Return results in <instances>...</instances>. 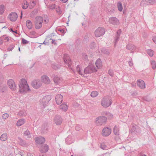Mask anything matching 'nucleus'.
<instances>
[{"label":"nucleus","mask_w":156,"mask_h":156,"mask_svg":"<svg viewBox=\"0 0 156 156\" xmlns=\"http://www.w3.org/2000/svg\"><path fill=\"white\" fill-rule=\"evenodd\" d=\"M108 73L111 76H113V71L111 69H109L108 71Z\"/></svg>","instance_id":"obj_51"},{"label":"nucleus","mask_w":156,"mask_h":156,"mask_svg":"<svg viewBox=\"0 0 156 156\" xmlns=\"http://www.w3.org/2000/svg\"><path fill=\"white\" fill-rule=\"evenodd\" d=\"M9 115L7 113L4 114L3 115V118L4 119H6L9 117Z\"/></svg>","instance_id":"obj_53"},{"label":"nucleus","mask_w":156,"mask_h":156,"mask_svg":"<svg viewBox=\"0 0 156 156\" xmlns=\"http://www.w3.org/2000/svg\"><path fill=\"white\" fill-rule=\"evenodd\" d=\"M66 143L68 144H70L73 142L72 140L71 136H69L65 139Z\"/></svg>","instance_id":"obj_24"},{"label":"nucleus","mask_w":156,"mask_h":156,"mask_svg":"<svg viewBox=\"0 0 156 156\" xmlns=\"http://www.w3.org/2000/svg\"><path fill=\"white\" fill-rule=\"evenodd\" d=\"M4 37V36H2L0 37V44H2L3 41V37Z\"/></svg>","instance_id":"obj_57"},{"label":"nucleus","mask_w":156,"mask_h":156,"mask_svg":"<svg viewBox=\"0 0 156 156\" xmlns=\"http://www.w3.org/2000/svg\"><path fill=\"white\" fill-rule=\"evenodd\" d=\"M54 121L57 125H60L62 122V119L60 115H57L54 118Z\"/></svg>","instance_id":"obj_13"},{"label":"nucleus","mask_w":156,"mask_h":156,"mask_svg":"<svg viewBox=\"0 0 156 156\" xmlns=\"http://www.w3.org/2000/svg\"><path fill=\"white\" fill-rule=\"evenodd\" d=\"M60 108L62 109L63 110L66 111L68 109V106L66 104H62L60 106Z\"/></svg>","instance_id":"obj_30"},{"label":"nucleus","mask_w":156,"mask_h":156,"mask_svg":"<svg viewBox=\"0 0 156 156\" xmlns=\"http://www.w3.org/2000/svg\"><path fill=\"white\" fill-rule=\"evenodd\" d=\"M19 140L20 141L19 143L20 145L21 146H24L26 144V142L24 140H23L21 138H19Z\"/></svg>","instance_id":"obj_38"},{"label":"nucleus","mask_w":156,"mask_h":156,"mask_svg":"<svg viewBox=\"0 0 156 156\" xmlns=\"http://www.w3.org/2000/svg\"><path fill=\"white\" fill-rule=\"evenodd\" d=\"M56 30L59 31L62 34V35H64L65 34V30L64 29H61L60 28L56 29Z\"/></svg>","instance_id":"obj_47"},{"label":"nucleus","mask_w":156,"mask_h":156,"mask_svg":"<svg viewBox=\"0 0 156 156\" xmlns=\"http://www.w3.org/2000/svg\"><path fill=\"white\" fill-rule=\"evenodd\" d=\"M105 29L103 27H99L97 28L94 32L95 36L99 37L103 35L105 33Z\"/></svg>","instance_id":"obj_5"},{"label":"nucleus","mask_w":156,"mask_h":156,"mask_svg":"<svg viewBox=\"0 0 156 156\" xmlns=\"http://www.w3.org/2000/svg\"><path fill=\"white\" fill-rule=\"evenodd\" d=\"M51 99V97L49 96H44L41 100H40V102L41 108L42 109L44 108Z\"/></svg>","instance_id":"obj_4"},{"label":"nucleus","mask_w":156,"mask_h":156,"mask_svg":"<svg viewBox=\"0 0 156 156\" xmlns=\"http://www.w3.org/2000/svg\"><path fill=\"white\" fill-rule=\"evenodd\" d=\"M81 129L80 126L79 125H77L75 127V129L77 131H79Z\"/></svg>","instance_id":"obj_54"},{"label":"nucleus","mask_w":156,"mask_h":156,"mask_svg":"<svg viewBox=\"0 0 156 156\" xmlns=\"http://www.w3.org/2000/svg\"><path fill=\"white\" fill-rule=\"evenodd\" d=\"M112 100L110 97L107 96L103 98L101 101V105L105 108H107L112 104Z\"/></svg>","instance_id":"obj_3"},{"label":"nucleus","mask_w":156,"mask_h":156,"mask_svg":"<svg viewBox=\"0 0 156 156\" xmlns=\"http://www.w3.org/2000/svg\"><path fill=\"white\" fill-rule=\"evenodd\" d=\"M97 69L95 67L93 66H89L86 67L84 70L85 74H90L96 72Z\"/></svg>","instance_id":"obj_6"},{"label":"nucleus","mask_w":156,"mask_h":156,"mask_svg":"<svg viewBox=\"0 0 156 156\" xmlns=\"http://www.w3.org/2000/svg\"><path fill=\"white\" fill-rule=\"evenodd\" d=\"M100 147L104 150H105L107 149V146L104 143H102L101 144Z\"/></svg>","instance_id":"obj_41"},{"label":"nucleus","mask_w":156,"mask_h":156,"mask_svg":"<svg viewBox=\"0 0 156 156\" xmlns=\"http://www.w3.org/2000/svg\"><path fill=\"white\" fill-rule=\"evenodd\" d=\"M56 12L58 13V14H60L62 13V11L60 8V7L58 6L56 8Z\"/></svg>","instance_id":"obj_49"},{"label":"nucleus","mask_w":156,"mask_h":156,"mask_svg":"<svg viewBox=\"0 0 156 156\" xmlns=\"http://www.w3.org/2000/svg\"><path fill=\"white\" fill-rule=\"evenodd\" d=\"M28 4H27V3L26 2V4L25 3L23 5L22 8L24 9H26L28 7Z\"/></svg>","instance_id":"obj_52"},{"label":"nucleus","mask_w":156,"mask_h":156,"mask_svg":"<svg viewBox=\"0 0 156 156\" xmlns=\"http://www.w3.org/2000/svg\"><path fill=\"white\" fill-rule=\"evenodd\" d=\"M23 134L24 136H27L29 137H30V132L28 130L25 131L24 133Z\"/></svg>","instance_id":"obj_44"},{"label":"nucleus","mask_w":156,"mask_h":156,"mask_svg":"<svg viewBox=\"0 0 156 156\" xmlns=\"http://www.w3.org/2000/svg\"><path fill=\"white\" fill-rule=\"evenodd\" d=\"M32 86L35 89L39 88L42 85L41 82L38 80H34L31 83Z\"/></svg>","instance_id":"obj_9"},{"label":"nucleus","mask_w":156,"mask_h":156,"mask_svg":"<svg viewBox=\"0 0 156 156\" xmlns=\"http://www.w3.org/2000/svg\"><path fill=\"white\" fill-rule=\"evenodd\" d=\"M152 40L154 43L156 44V36L154 37L153 38Z\"/></svg>","instance_id":"obj_64"},{"label":"nucleus","mask_w":156,"mask_h":156,"mask_svg":"<svg viewBox=\"0 0 156 156\" xmlns=\"http://www.w3.org/2000/svg\"><path fill=\"white\" fill-rule=\"evenodd\" d=\"M25 122V119H19L17 122L16 125L17 126H20L24 124Z\"/></svg>","instance_id":"obj_25"},{"label":"nucleus","mask_w":156,"mask_h":156,"mask_svg":"<svg viewBox=\"0 0 156 156\" xmlns=\"http://www.w3.org/2000/svg\"><path fill=\"white\" fill-rule=\"evenodd\" d=\"M49 22V20L47 18H46L44 20V22L45 24L48 23Z\"/></svg>","instance_id":"obj_61"},{"label":"nucleus","mask_w":156,"mask_h":156,"mask_svg":"<svg viewBox=\"0 0 156 156\" xmlns=\"http://www.w3.org/2000/svg\"><path fill=\"white\" fill-rule=\"evenodd\" d=\"M7 84L12 90H15L16 89V84L12 80H9L7 82Z\"/></svg>","instance_id":"obj_10"},{"label":"nucleus","mask_w":156,"mask_h":156,"mask_svg":"<svg viewBox=\"0 0 156 156\" xmlns=\"http://www.w3.org/2000/svg\"><path fill=\"white\" fill-rule=\"evenodd\" d=\"M142 99H143V100L144 101H149V99L146 97H144L143 98H142Z\"/></svg>","instance_id":"obj_59"},{"label":"nucleus","mask_w":156,"mask_h":156,"mask_svg":"<svg viewBox=\"0 0 156 156\" xmlns=\"http://www.w3.org/2000/svg\"><path fill=\"white\" fill-rule=\"evenodd\" d=\"M96 119V121L99 123L100 125H101L102 124L106 122L107 118V117L105 116H101L97 118Z\"/></svg>","instance_id":"obj_11"},{"label":"nucleus","mask_w":156,"mask_h":156,"mask_svg":"<svg viewBox=\"0 0 156 156\" xmlns=\"http://www.w3.org/2000/svg\"><path fill=\"white\" fill-rule=\"evenodd\" d=\"M24 152H23V151L19 152V154H20L21 156H23L24 155Z\"/></svg>","instance_id":"obj_63"},{"label":"nucleus","mask_w":156,"mask_h":156,"mask_svg":"<svg viewBox=\"0 0 156 156\" xmlns=\"http://www.w3.org/2000/svg\"><path fill=\"white\" fill-rule=\"evenodd\" d=\"M96 66L98 69H100L102 67V63L101 60L100 58H98L95 62Z\"/></svg>","instance_id":"obj_23"},{"label":"nucleus","mask_w":156,"mask_h":156,"mask_svg":"<svg viewBox=\"0 0 156 156\" xmlns=\"http://www.w3.org/2000/svg\"><path fill=\"white\" fill-rule=\"evenodd\" d=\"M22 43L23 44H28L29 43V41H27L25 39L23 38L22 39Z\"/></svg>","instance_id":"obj_46"},{"label":"nucleus","mask_w":156,"mask_h":156,"mask_svg":"<svg viewBox=\"0 0 156 156\" xmlns=\"http://www.w3.org/2000/svg\"><path fill=\"white\" fill-rule=\"evenodd\" d=\"M111 132V130L110 128L108 127L104 128L102 130V134L103 136H106L109 135Z\"/></svg>","instance_id":"obj_12"},{"label":"nucleus","mask_w":156,"mask_h":156,"mask_svg":"<svg viewBox=\"0 0 156 156\" xmlns=\"http://www.w3.org/2000/svg\"><path fill=\"white\" fill-rule=\"evenodd\" d=\"M121 30H119L116 32V38L115 39V44L117 42L119 39V37L121 34Z\"/></svg>","instance_id":"obj_27"},{"label":"nucleus","mask_w":156,"mask_h":156,"mask_svg":"<svg viewBox=\"0 0 156 156\" xmlns=\"http://www.w3.org/2000/svg\"><path fill=\"white\" fill-rule=\"evenodd\" d=\"M109 22L113 25H118L119 24V20L116 17H114L109 18Z\"/></svg>","instance_id":"obj_15"},{"label":"nucleus","mask_w":156,"mask_h":156,"mask_svg":"<svg viewBox=\"0 0 156 156\" xmlns=\"http://www.w3.org/2000/svg\"><path fill=\"white\" fill-rule=\"evenodd\" d=\"M17 17L18 16L16 13L12 12L9 15L8 18L12 21L14 22L16 20Z\"/></svg>","instance_id":"obj_14"},{"label":"nucleus","mask_w":156,"mask_h":156,"mask_svg":"<svg viewBox=\"0 0 156 156\" xmlns=\"http://www.w3.org/2000/svg\"><path fill=\"white\" fill-rule=\"evenodd\" d=\"M48 150V146L46 144H44L41 148L40 151L42 153H45Z\"/></svg>","instance_id":"obj_22"},{"label":"nucleus","mask_w":156,"mask_h":156,"mask_svg":"<svg viewBox=\"0 0 156 156\" xmlns=\"http://www.w3.org/2000/svg\"><path fill=\"white\" fill-rule=\"evenodd\" d=\"M51 77L53 78L55 83L56 84L60 83L62 81V78H59L58 76L55 75L54 74H52Z\"/></svg>","instance_id":"obj_18"},{"label":"nucleus","mask_w":156,"mask_h":156,"mask_svg":"<svg viewBox=\"0 0 156 156\" xmlns=\"http://www.w3.org/2000/svg\"><path fill=\"white\" fill-rule=\"evenodd\" d=\"M151 64L152 69H155L156 68V64L155 61L154 60L151 61Z\"/></svg>","instance_id":"obj_39"},{"label":"nucleus","mask_w":156,"mask_h":156,"mask_svg":"<svg viewBox=\"0 0 156 156\" xmlns=\"http://www.w3.org/2000/svg\"><path fill=\"white\" fill-rule=\"evenodd\" d=\"M4 36V37L3 38V40H6L7 41H8L9 40V38L8 37H5V35Z\"/></svg>","instance_id":"obj_62"},{"label":"nucleus","mask_w":156,"mask_h":156,"mask_svg":"<svg viewBox=\"0 0 156 156\" xmlns=\"http://www.w3.org/2000/svg\"><path fill=\"white\" fill-rule=\"evenodd\" d=\"M98 94V93L97 91H93L91 93L90 95L92 97H96Z\"/></svg>","instance_id":"obj_35"},{"label":"nucleus","mask_w":156,"mask_h":156,"mask_svg":"<svg viewBox=\"0 0 156 156\" xmlns=\"http://www.w3.org/2000/svg\"><path fill=\"white\" fill-rule=\"evenodd\" d=\"M48 126L47 123H45L42 126L41 129V132L44 134L47 133L48 131Z\"/></svg>","instance_id":"obj_21"},{"label":"nucleus","mask_w":156,"mask_h":156,"mask_svg":"<svg viewBox=\"0 0 156 156\" xmlns=\"http://www.w3.org/2000/svg\"><path fill=\"white\" fill-rule=\"evenodd\" d=\"M48 7L50 9H54L55 8V5L52 4L51 5H50Z\"/></svg>","instance_id":"obj_56"},{"label":"nucleus","mask_w":156,"mask_h":156,"mask_svg":"<svg viewBox=\"0 0 156 156\" xmlns=\"http://www.w3.org/2000/svg\"><path fill=\"white\" fill-rule=\"evenodd\" d=\"M4 10V7L3 6L0 5V14H2Z\"/></svg>","instance_id":"obj_45"},{"label":"nucleus","mask_w":156,"mask_h":156,"mask_svg":"<svg viewBox=\"0 0 156 156\" xmlns=\"http://www.w3.org/2000/svg\"><path fill=\"white\" fill-rule=\"evenodd\" d=\"M50 40H52L51 44H54L55 45H57V43L55 42V40L52 39L51 38H50Z\"/></svg>","instance_id":"obj_58"},{"label":"nucleus","mask_w":156,"mask_h":156,"mask_svg":"<svg viewBox=\"0 0 156 156\" xmlns=\"http://www.w3.org/2000/svg\"><path fill=\"white\" fill-rule=\"evenodd\" d=\"M137 85L139 87L142 89L145 88V84L144 81L141 80H139L137 81Z\"/></svg>","instance_id":"obj_19"},{"label":"nucleus","mask_w":156,"mask_h":156,"mask_svg":"<svg viewBox=\"0 0 156 156\" xmlns=\"http://www.w3.org/2000/svg\"><path fill=\"white\" fill-rule=\"evenodd\" d=\"M52 68L55 70L60 69V65L59 64L54 63L52 64L51 66Z\"/></svg>","instance_id":"obj_29"},{"label":"nucleus","mask_w":156,"mask_h":156,"mask_svg":"<svg viewBox=\"0 0 156 156\" xmlns=\"http://www.w3.org/2000/svg\"><path fill=\"white\" fill-rule=\"evenodd\" d=\"M63 58L65 63L68 64L69 67H71L72 64V61L68 55L67 54H65Z\"/></svg>","instance_id":"obj_8"},{"label":"nucleus","mask_w":156,"mask_h":156,"mask_svg":"<svg viewBox=\"0 0 156 156\" xmlns=\"http://www.w3.org/2000/svg\"><path fill=\"white\" fill-rule=\"evenodd\" d=\"M35 140L36 143L42 144L45 141V139L42 136L37 137L35 138Z\"/></svg>","instance_id":"obj_17"},{"label":"nucleus","mask_w":156,"mask_h":156,"mask_svg":"<svg viewBox=\"0 0 156 156\" xmlns=\"http://www.w3.org/2000/svg\"><path fill=\"white\" fill-rule=\"evenodd\" d=\"M14 47H15V45H14L11 44L10 45L9 47L8 48L7 50L9 51H12V49L14 48Z\"/></svg>","instance_id":"obj_50"},{"label":"nucleus","mask_w":156,"mask_h":156,"mask_svg":"<svg viewBox=\"0 0 156 156\" xmlns=\"http://www.w3.org/2000/svg\"><path fill=\"white\" fill-rule=\"evenodd\" d=\"M135 46L132 44H127L126 45V48L130 51L135 50Z\"/></svg>","instance_id":"obj_26"},{"label":"nucleus","mask_w":156,"mask_h":156,"mask_svg":"<svg viewBox=\"0 0 156 156\" xmlns=\"http://www.w3.org/2000/svg\"><path fill=\"white\" fill-rule=\"evenodd\" d=\"M130 132L133 135L139 134L140 133V129L136 125L133 124L132 126V128Z\"/></svg>","instance_id":"obj_7"},{"label":"nucleus","mask_w":156,"mask_h":156,"mask_svg":"<svg viewBox=\"0 0 156 156\" xmlns=\"http://www.w3.org/2000/svg\"><path fill=\"white\" fill-rule=\"evenodd\" d=\"M26 24L27 27L29 29H31L32 27V24L30 20H28L26 21Z\"/></svg>","instance_id":"obj_28"},{"label":"nucleus","mask_w":156,"mask_h":156,"mask_svg":"<svg viewBox=\"0 0 156 156\" xmlns=\"http://www.w3.org/2000/svg\"><path fill=\"white\" fill-rule=\"evenodd\" d=\"M38 12V10L37 9H34L31 13V14L32 15H34L36 14Z\"/></svg>","instance_id":"obj_55"},{"label":"nucleus","mask_w":156,"mask_h":156,"mask_svg":"<svg viewBox=\"0 0 156 156\" xmlns=\"http://www.w3.org/2000/svg\"><path fill=\"white\" fill-rule=\"evenodd\" d=\"M90 47L91 49H94L96 47V44L94 42H91L90 45Z\"/></svg>","instance_id":"obj_42"},{"label":"nucleus","mask_w":156,"mask_h":156,"mask_svg":"<svg viewBox=\"0 0 156 156\" xmlns=\"http://www.w3.org/2000/svg\"><path fill=\"white\" fill-rule=\"evenodd\" d=\"M144 1H145L151 5H153L156 2L155 0H143Z\"/></svg>","instance_id":"obj_36"},{"label":"nucleus","mask_w":156,"mask_h":156,"mask_svg":"<svg viewBox=\"0 0 156 156\" xmlns=\"http://www.w3.org/2000/svg\"><path fill=\"white\" fill-rule=\"evenodd\" d=\"M119 129L116 126H115L113 129L114 133L115 135H119Z\"/></svg>","instance_id":"obj_33"},{"label":"nucleus","mask_w":156,"mask_h":156,"mask_svg":"<svg viewBox=\"0 0 156 156\" xmlns=\"http://www.w3.org/2000/svg\"><path fill=\"white\" fill-rule=\"evenodd\" d=\"M76 69L79 74L81 75H82L81 73V72L80 68L79 65H77L76 68Z\"/></svg>","instance_id":"obj_48"},{"label":"nucleus","mask_w":156,"mask_h":156,"mask_svg":"<svg viewBox=\"0 0 156 156\" xmlns=\"http://www.w3.org/2000/svg\"><path fill=\"white\" fill-rule=\"evenodd\" d=\"M101 51L102 53L106 55H109V52L108 50L104 48H102Z\"/></svg>","instance_id":"obj_32"},{"label":"nucleus","mask_w":156,"mask_h":156,"mask_svg":"<svg viewBox=\"0 0 156 156\" xmlns=\"http://www.w3.org/2000/svg\"><path fill=\"white\" fill-rule=\"evenodd\" d=\"M43 19L40 16L36 17L35 19L34 25L35 28L37 29H40L42 26Z\"/></svg>","instance_id":"obj_2"},{"label":"nucleus","mask_w":156,"mask_h":156,"mask_svg":"<svg viewBox=\"0 0 156 156\" xmlns=\"http://www.w3.org/2000/svg\"><path fill=\"white\" fill-rule=\"evenodd\" d=\"M41 81L45 84H48L50 83V81L48 76H43L41 77Z\"/></svg>","instance_id":"obj_20"},{"label":"nucleus","mask_w":156,"mask_h":156,"mask_svg":"<svg viewBox=\"0 0 156 156\" xmlns=\"http://www.w3.org/2000/svg\"><path fill=\"white\" fill-rule=\"evenodd\" d=\"M117 5L118 10L120 12L122 11L123 9L122 6V3L120 2H118V3Z\"/></svg>","instance_id":"obj_34"},{"label":"nucleus","mask_w":156,"mask_h":156,"mask_svg":"<svg viewBox=\"0 0 156 156\" xmlns=\"http://www.w3.org/2000/svg\"><path fill=\"white\" fill-rule=\"evenodd\" d=\"M105 115L108 119H111L113 117V115L111 113L108 112L105 113Z\"/></svg>","instance_id":"obj_43"},{"label":"nucleus","mask_w":156,"mask_h":156,"mask_svg":"<svg viewBox=\"0 0 156 156\" xmlns=\"http://www.w3.org/2000/svg\"><path fill=\"white\" fill-rule=\"evenodd\" d=\"M147 54L151 57L153 55V51L150 49H148L147 50Z\"/></svg>","instance_id":"obj_40"},{"label":"nucleus","mask_w":156,"mask_h":156,"mask_svg":"<svg viewBox=\"0 0 156 156\" xmlns=\"http://www.w3.org/2000/svg\"><path fill=\"white\" fill-rule=\"evenodd\" d=\"M55 100L56 103L59 105L60 104L62 101L63 100V97L60 94H58L55 97Z\"/></svg>","instance_id":"obj_16"},{"label":"nucleus","mask_w":156,"mask_h":156,"mask_svg":"<svg viewBox=\"0 0 156 156\" xmlns=\"http://www.w3.org/2000/svg\"><path fill=\"white\" fill-rule=\"evenodd\" d=\"M7 89V87L5 86H3L0 87V91L2 92H5Z\"/></svg>","instance_id":"obj_37"},{"label":"nucleus","mask_w":156,"mask_h":156,"mask_svg":"<svg viewBox=\"0 0 156 156\" xmlns=\"http://www.w3.org/2000/svg\"><path fill=\"white\" fill-rule=\"evenodd\" d=\"M7 136L6 133L2 134L0 137V140L2 141H5L7 139Z\"/></svg>","instance_id":"obj_31"},{"label":"nucleus","mask_w":156,"mask_h":156,"mask_svg":"<svg viewBox=\"0 0 156 156\" xmlns=\"http://www.w3.org/2000/svg\"><path fill=\"white\" fill-rule=\"evenodd\" d=\"M19 91L22 93L26 92L30 90L27 84V81L24 79L21 80L20 84L19 86Z\"/></svg>","instance_id":"obj_1"},{"label":"nucleus","mask_w":156,"mask_h":156,"mask_svg":"<svg viewBox=\"0 0 156 156\" xmlns=\"http://www.w3.org/2000/svg\"><path fill=\"white\" fill-rule=\"evenodd\" d=\"M9 30L12 33H15L16 34H17V31L16 30V31H14L13 30L12 28H11Z\"/></svg>","instance_id":"obj_60"}]
</instances>
